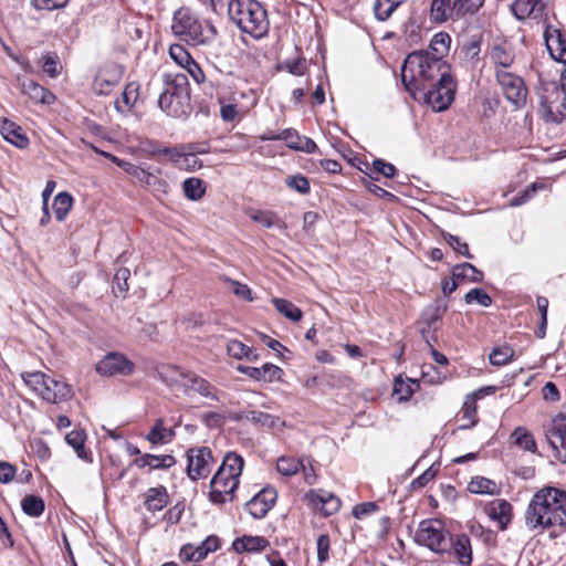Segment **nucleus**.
I'll return each instance as SVG.
<instances>
[{
  "label": "nucleus",
  "mask_w": 566,
  "mask_h": 566,
  "mask_svg": "<svg viewBox=\"0 0 566 566\" xmlns=\"http://www.w3.org/2000/svg\"><path fill=\"white\" fill-rule=\"evenodd\" d=\"M525 524L531 531L537 528L566 530V491L544 488L537 491L525 511Z\"/></svg>",
  "instance_id": "obj_1"
},
{
  "label": "nucleus",
  "mask_w": 566,
  "mask_h": 566,
  "mask_svg": "<svg viewBox=\"0 0 566 566\" xmlns=\"http://www.w3.org/2000/svg\"><path fill=\"white\" fill-rule=\"evenodd\" d=\"M450 75V65L431 51H413L407 55L401 66V81L406 90L415 94L428 88L440 77Z\"/></svg>",
  "instance_id": "obj_2"
},
{
  "label": "nucleus",
  "mask_w": 566,
  "mask_h": 566,
  "mask_svg": "<svg viewBox=\"0 0 566 566\" xmlns=\"http://www.w3.org/2000/svg\"><path fill=\"white\" fill-rule=\"evenodd\" d=\"M228 14L242 32L255 39L263 38L269 31L266 10L256 0H230Z\"/></svg>",
  "instance_id": "obj_3"
},
{
  "label": "nucleus",
  "mask_w": 566,
  "mask_h": 566,
  "mask_svg": "<svg viewBox=\"0 0 566 566\" xmlns=\"http://www.w3.org/2000/svg\"><path fill=\"white\" fill-rule=\"evenodd\" d=\"M244 460L234 452H228L218 471L210 482V501L214 504H223L232 501L234 491L239 485Z\"/></svg>",
  "instance_id": "obj_4"
},
{
  "label": "nucleus",
  "mask_w": 566,
  "mask_h": 566,
  "mask_svg": "<svg viewBox=\"0 0 566 566\" xmlns=\"http://www.w3.org/2000/svg\"><path fill=\"white\" fill-rule=\"evenodd\" d=\"M165 90L159 96V107L171 117H186L191 112L188 78L184 74L164 75Z\"/></svg>",
  "instance_id": "obj_5"
},
{
  "label": "nucleus",
  "mask_w": 566,
  "mask_h": 566,
  "mask_svg": "<svg viewBox=\"0 0 566 566\" xmlns=\"http://www.w3.org/2000/svg\"><path fill=\"white\" fill-rule=\"evenodd\" d=\"M171 30L180 40L192 45L210 43L217 36L213 24L202 23L188 8H180L174 14Z\"/></svg>",
  "instance_id": "obj_6"
},
{
  "label": "nucleus",
  "mask_w": 566,
  "mask_h": 566,
  "mask_svg": "<svg viewBox=\"0 0 566 566\" xmlns=\"http://www.w3.org/2000/svg\"><path fill=\"white\" fill-rule=\"evenodd\" d=\"M21 378L31 390L49 403H60L73 397L71 385L42 371H24Z\"/></svg>",
  "instance_id": "obj_7"
},
{
  "label": "nucleus",
  "mask_w": 566,
  "mask_h": 566,
  "mask_svg": "<svg viewBox=\"0 0 566 566\" xmlns=\"http://www.w3.org/2000/svg\"><path fill=\"white\" fill-rule=\"evenodd\" d=\"M538 115L545 123L559 124L566 119V93L557 82L543 84L539 93Z\"/></svg>",
  "instance_id": "obj_8"
},
{
  "label": "nucleus",
  "mask_w": 566,
  "mask_h": 566,
  "mask_svg": "<svg viewBox=\"0 0 566 566\" xmlns=\"http://www.w3.org/2000/svg\"><path fill=\"white\" fill-rule=\"evenodd\" d=\"M483 3L484 0H432L430 18L437 23L458 21L476 13Z\"/></svg>",
  "instance_id": "obj_9"
},
{
  "label": "nucleus",
  "mask_w": 566,
  "mask_h": 566,
  "mask_svg": "<svg viewBox=\"0 0 566 566\" xmlns=\"http://www.w3.org/2000/svg\"><path fill=\"white\" fill-rule=\"evenodd\" d=\"M415 541L437 554L446 553L452 546L448 532L439 520L421 521L415 534Z\"/></svg>",
  "instance_id": "obj_10"
},
{
  "label": "nucleus",
  "mask_w": 566,
  "mask_h": 566,
  "mask_svg": "<svg viewBox=\"0 0 566 566\" xmlns=\"http://www.w3.org/2000/svg\"><path fill=\"white\" fill-rule=\"evenodd\" d=\"M423 93L424 102L436 112L446 111L454 99L455 83L451 75L440 77V81L431 83Z\"/></svg>",
  "instance_id": "obj_11"
},
{
  "label": "nucleus",
  "mask_w": 566,
  "mask_h": 566,
  "mask_svg": "<svg viewBox=\"0 0 566 566\" xmlns=\"http://www.w3.org/2000/svg\"><path fill=\"white\" fill-rule=\"evenodd\" d=\"M495 78L505 98L515 107L521 108L526 104L527 87L522 76L514 70L496 72Z\"/></svg>",
  "instance_id": "obj_12"
},
{
  "label": "nucleus",
  "mask_w": 566,
  "mask_h": 566,
  "mask_svg": "<svg viewBox=\"0 0 566 566\" xmlns=\"http://www.w3.org/2000/svg\"><path fill=\"white\" fill-rule=\"evenodd\" d=\"M134 369V363L117 352L107 353L95 366L96 373L104 377L129 376Z\"/></svg>",
  "instance_id": "obj_13"
},
{
  "label": "nucleus",
  "mask_w": 566,
  "mask_h": 566,
  "mask_svg": "<svg viewBox=\"0 0 566 566\" xmlns=\"http://www.w3.org/2000/svg\"><path fill=\"white\" fill-rule=\"evenodd\" d=\"M212 453L209 448L191 449L188 452L187 473L191 480L206 478L210 472Z\"/></svg>",
  "instance_id": "obj_14"
},
{
  "label": "nucleus",
  "mask_w": 566,
  "mask_h": 566,
  "mask_svg": "<svg viewBox=\"0 0 566 566\" xmlns=\"http://www.w3.org/2000/svg\"><path fill=\"white\" fill-rule=\"evenodd\" d=\"M122 70L115 63L105 64L94 78L93 88L98 95H107L119 83Z\"/></svg>",
  "instance_id": "obj_15"
},
{
  "label": "nucleus",
  "mask_w": 566,
  "mask_h": 566,
  "mask_svg": "<svg viewBox=\"0 0 566 566\" xmlns=\"http://www.w3.org/2000/svg\"><path fill=\"white\" fill-rule=\"evenodd\" d=\"M489 57L494 66V74L496 72H509L514 70L515 53L512 46L506 43L492 45L489 52Z\"/></svg>",
  "instance_id": "obj_16"
},
{
  "label": "nucleus",
  "mask_w": 566,
  "mask_h": 566,
  "mask_svg": "<svg viewBox=\"0 0 566 566\" xmlns=\"http://www.w3.org/2000/svg\"><path fill=\"white\" fill-rule=\"evenodd\" d=\"M277 497L274 489H263L245 503L248 512L254 518H263L271 510Z\"/></svg>",
  "instance_id": "obj_17"
},
{
  "label": "nucleus",
  "mask_w": 566,
  "mask_h": 566,
  "mask_svg": "<svg viewBox=\"0 0 566 566\" xmlns=\"http://www.w3.org/2000/svg\"><path fill=\"white\" fill-rule=\"evenodd\" d=\"M181 389L186 395H190V392H197L201 397L211 399L213 401H218L219 399L216 394V388L208 380L192 371L187 373Z\"/></svg>",
  "instance_id": "obj_18"
},
{
  "label": "nucleus",
  "mask_w": 566,
  "mask_h": 566,
  "mask_svg": "<svg viewBox=\"0 0 566 566\" xmlns=\"http://www.w3.org/2000/svg\"><path fill=\"white\" fill-rule=\"evenodd\" d=\"M231 419L234 421L248 420L252 422L255 427L263 429H273L279 424L284 423L283 421H281L280 417L259 410L238 411L231 416Z\"/></svg>",
  "instance_id": "obj_19"
},
{
  "label": "nucleus",
  "mask_w": 566,
  "mask_h": 566,
  "mask_svg": "<svg viewBox=\"0 0 566 566\" xmlns=\"http://www.w3.org/2000/svg\"><path fill=\"white\" fill-rule=\"evenodd\" d=\"M514 17L523 21L525 19L541 20L544 17L545 4L542 0H515L511 4Z\"/></svg>",
  "instance_id": "obj_20"
},
{
  "label": "nucleus",
  "mask_w": 566,
  "mask_h": 566,
  "mask_svg": "<svg viewBox=\"0 0 566 566\" xmlns=\"http://www.w3.org/2000/svg\"><path fill=\"white\" fill-rule=\"evenodd\" d=\"M544 39L552 57L566 64V36L562 31L546 28Z\"/></svg>",
  "instance_id": "obj_21"
},
{
  "label": "nucleus",
  "mask_w": 566,
  "mask_h": 566,
  "mask_svg": "<svg viewBox=\"0 0 566 566\" xmlns=\"http://www.w3.org/2000/svg\"><path fill=\"white\" fill-rule=\"evenodd\" d=\"M238 370L249 378L258 380L272 382L281 378L283 370L273 364L266 363L262 367H251V366H238Z\"/></svg>",
  "instance_id": "obj_22"
},
{
  "label": "nucleus",
  "mask_w": 566,
  "mask_h": 566,
  "mask_svg": "<svg viewBox=\"0 0 566 566\" xmlns=\"http://www.w3.org/2000/svg\"><path fill=\"white\" fill-rule=\"evenodd\" d=\"M546 437L554 449L557 450L560 448L564 450V461L566 462V413L558 415L553 419Z\"/></svg>",
  "instance_id": "obj_23"
},
{
  "label": "nucleus",
  "mask_w": 566,
  "mask_h": 566,
  "mask_svg": "<svg viewBox=\"0 0 566 566\" xmlns=\"http://www.w3.org/2000/svg\"><path fill=\"white\" fill-rule=\"evenodd\" d=\"M488 515L492 521L499 523L501 530H505L512 520L513 507L510 502L504 499L493 500L488 509Z\"/></svg>",
  "instance_id": "obj_24"
},
{
  "label": "nucleus",
  "mask_w": 566,
  "mask_h": 566,
  "mask_svg": "<svg viewBox=\"0 0 566 566\" xmlns=\"http://www.w3.org/2000/svg\"><path fill=\"white\" fill-rule=\"evenodd\" d=\"M0 133L7 142L20 149L29 145V138L23 134L22 128L8 118L0 119Z\"/></svg>",
  "instance_id": "obj_25"
},
{
  "label": "nucleus",
  "mask_w": 566,
  "mask_h": 566,
  "mask_svg": "<svg viewBox=\"0 0 566 566\" xmlns=\"http://www.w3.org/2000/svg\"><path fill=\"white\" fill-rule=\"evenodd\" d=\"M144 496V505L151 513L161 511L169 503V494L164 485L148 489Z\"/></svg>",
  "instance_id": "obj_26"
},
{
  "label": "nucleus",
  "mask_w": 566,
  "mask_h": 566,
  "mask_svg": "<svg viewBox=\"0 0 566 566\" xmlns=\"http://www.w3.org/2000/svg\"><path fill=\"white\" fill-rule=\"evenodd\" d=\"M159 170L157 172L149 171L145 168L140 170V172L137 176V180L142 184H145L148 186V188L156 195H167L169 192L170 186L159 176Z\"/></svg>",
  "instance_id": "obj_27"
},
{
  "label": "nucleus",
  "mask_w": 566,
  "mask_h": 566,
  "mask_svg": "<svg viewBox=\"0 0 566 566\" xmlns=\"http://www.w3.org/2000/svg\"><path fill=\"white\" fill-rule=\"evenodd\" d=\"M269 545V541L262 536L244 535L233 541L232 548L237 553H258L264 551Z\"/></svg>",
  "instance_id": "obj_28"
},
{
  "label": "nucleus",
  "mask_w": 566,
  "mask_h": 566,
  "mask_svg": "<svg viewBox=\"0 0 566 566\" xmlns=\"http://www.w3.org/2000/svg\"><path fill=\"white\" fill-rule=\"evenodd\" d=\"M187 370L175 365H161L158 368L160 379L170 387L181 388L187 375Z\"/></svg>",
  "instance_id": "obj_29"
},
{
  "label": "nucleus",
  "mask_w": 566,
  "mask_h": 566,
  "mask_svg": "<svg viewBox=\"0 0 566 566\" xmlns=\"http://www.w3.org/2000/svg\"><path fill=\"white\" fill-rule=\"evenodd\" d=\"M448 310V304L441 300H437L433 305L428 306L422 313L419 324L433 327V332L438 329V323Z\"/></svg>",
  "instance_id": "obj_30"
},
{
  "label": "nucleus",
  "mask_w": 566,
  "mask_h": 566,
  "mask_svg": "<svg viewBox=\"0 0 566 566\" xmlns=\"http://www.w3.org/2000/svg\"><path fill=\"white\" fill-rule=\"evenodd\" d=\"M481 390L472 395H468L461 409V419L465 420L460 424V429H470L476 423V399L481 397Z\"/></svg>",
  "instance_id": "obj_31"
},
{
  "label": "nucleus",
  "mask_w": 566,
  "mask_h": 566,
  "mask_svg": "<svg viewBox=\"0 0 566 566\" xmlns=\"http://www.w3.org/2000/svg\"><path fill=\"white\" fill-rule=\"evenodd\" d=\"M451 274L459 282L468 280L469 282L472 283H481L483 281L482 271H480L473 264L468 262L454 265L452 268Z\"/></svg>",
  "instance_id": "obj_32"
},
{
  "label": "nucleus",
  "mask_w": 566,
  "mask_h": 566,
  "mask_svg": "<svg viewBox=\"0 0 566 566\" xmlns=\"http://www.w3.org/2000/svg\"><path fill=\"white\" fill-rule=\"evenodd\" d=\"M175 430L164 427V420L157 419L154 427L146 436L147 441L151 444H163L171 441L175 438Z\"/></svg>",
  "instance_id": "obj_33"
},
{
  "label": "nucleus",
  "mask_w": 566,
  "mask_h": 566,
  "mask_svg": "<svg viewBox=\"0 0 566 566\" xmlns=\"http://www.w3.org/2000/svg\"><path fill=\"white\" fill-rule=\"evenodd\" d=\"M454 553L459 559L461 566H470L472 562V549L470 538L462 534L457 537L453 544Z\"/></svg>",
  "instance_id": "obj_34"
},
{
  "label": "nucleus",
  "mask_w": 566,
  "mask_h": 566,
  "mask_svg": "<svg viewBox=\"0 0 566 566\" xmlns=\"http://www.w3.org/2000/svg\"><path fill=\"white\" fill-rule=\"evenodd\" d=\"M21 509L30 517H39L43 514L45 504L41 496L29 494L21 501Z\"/></svg>",
  "instance_id": "obj_35"
},
{
  "label": "nucleus",
  "mask_w": 566,
  "mask_h": 566,
  "mask_svg": "<svg viewBox=\"0 0 566 566\" xmlns=\"http://www.w3.org/2000/svg\"><path fill=\"white\" fill-rule=\"evenodd\" d=\"M417 388H419L417 380L410 378L403 380L401 377H398L394 382V395L398 397L399 401H407Z\"/></svg>",
  "instance_id": "obj_36"
},
{
  "label": "nucleus",
  "mask_w": 566,
  "mask_h": 566,
  "mask_svg": "<svg viewBox=\"0 0 566 566\" xmlns=\"http://www.w3.org/2000/svg\"><path fill=\"white\" fill-rule=\"evenodd\" d=\"M182 189L187 199L197 201L203 197L206 184L200 178L191 177L182 182Z\"/></svg>",
  "instance_id": "obj_37"
},
{
  "label": "nucleus",
  "mask_w": 566,
  "mask_h": 566,
  "mask_svg": "<svg viewBox=\"0 0 566 566\" xmlns=\"http://www.w3.org/2000/svg\"><path fill=\"white\" fill-rule=\"evenodd\" d=\"M468 490L474 494H491V495H493V494L499 493L497 484L493 480H490L484 476L473 478L468 485Z\"/></svg>",
  "instance_id": "obj_38"
},
{
  "label": "nucleus",
  "mask_w": 566,
  "mask_h": 566,
  "mask_svg": "<svg viewBox=\"0 0 566 566\" xmlns=\"http://www.w3.org/2000/svg\"><path fill=\"white\" fill-rule=\"evenodd\" d=\"M272 303L279 313L292 322H298L303 316L302 311L285 298L275 297L272 300Z\"/></svg>",
  "instance_id": "obj_39"
},
{
  "label": "nucleus",
  "mask_w": 566,
  "mask_h": 566,
  "mask_svg": "<svg viewBox=\"0 0 566 566\" xmlns=\"http://www.w3.org/2000/svg\"><path fill=\"white\" fill-rule=\"evenodd\" d=\"M73 198L67 192H60L53 200V211L57 221H63L70 212Z\"/></svg>",
  "instance_id": "obj_40"
},
{
  "label": "nucleus",
  "mask_w": 566,
  "mask_h": 566,
  "mask_svg": "<svg viewBox=\"0 0 566 566\" xmlns=\"http://www.w3.org/2000/svg\"><path fill=\"white\" fill-rule=\"evenodd\" d=\"M138 96V85L136 83H129L126 85L123 94L122 99H117L115 102V108L119 113H125L128 111L135 103Z\"/></svg>",
  "instance_id": "obj_41"
},
{
  "label": "nucleus",
  "mask_w": 566,
  "mask_h": 566,
  "mask_svg": "<svg viewBox=\"0 0 566 566\" xmlns=\"http://www.w3.org/2000/svg\"><path fill=\"white\" fill-rule=\"evenodd\" d=\"M405 1L406 0H376L374 4L375 17L379 21H386Z\"/></svg>",
  "instance_id": "obj_42"
},
{
  "label": "nucleus",
  "mask_w": 566,
  "mask_h": 566,
  "mask_svg": "<svg viewBox=\"0 0 566 566\" xmlns=\"http://www.w3.org/2000/svg\"><path fill=\"white\" fill-rule=\"evenodd\" d=\"M512 438L514 439L515 444H517L521 449L530 452L536 451V442L534 437L525 428H516L512 433Z\"/></svg>",
  "instance_id": "obj_43"
},
{
  "label": "nucleus",
  "mask_w": 566,
  "mask_h": 566,
  "mask_svg": "<svg viewBox=\"0 0 566 566\" xmlns=\"http://www.w3.org/2000/svg\"><path fill=\"white\" fill-rule=\"evenodd\" d=\"M314 502L322 504V511L325 515H332L337 512L340 507V501L337 496L323 492L322 494H317Z\"/></svg>",
  "instance_id": "obj_44"
},
{
  "label": "nucleus",
  "mask_w": 566,
  "mask_h": 566,
  "mask_svg": "<svg viewBox=\"0 0 566 566\" xmlns=\"http://www.w3.org/2000/svg\"><path fill=\"white\" fill-rule=\"evenodd\" d=\"M91 147H92V149L95 153H97V154L104 156L105 158L112 160L114 164H116L118 167H120L124 171H126L128 175H130V176H133L135 178H137L138 174L143 169L142 167L136 166V165H134L132 163L125 161L123 159H119L118 157H116V156H114V155H112L109 153L102 151V150H99L97 147H95L93 145Z\"/></svg>",
  "instance_id": "obj_45"
},
{
  "label": "nucleus",
  "mask_w": 566,
  "mask_h": 566,
  "mask_svg": "<svg viewBox=\"0 0 566 566\" xmlns=\"http://www.w3.org/2000/svg\"><path fill=\"white\" fill-rule=\"evenodd\" d=\"M303 467L302 462L292 457H281L276 462V470L285 476L294 475Z\"/></svg>",
  "instance_id": "obj_46"
},
{
  "label": "nucleus",
  "mask_w": 566,
  "mask_h": 566,
  "mask_svg": "<svg viewBox=\"0 0 566 566\" xmlns=\"http://www.w3.org/2000/svg\"><path fill=\"white\" fill-rule=\"evenodd\" d=\"M251 218L262 224L265 228H273L277 227L280 229L285 228V224L283 221H281L273 212L270 211H256L253 214H251Z\"/></svg>",
  "instance_id": "obj_47"
},
{
  "label": "nucleus",
  "mask_w": 566,
  "mask_h": 566,
  "mask_svg": "<svg viewBox=\"0 0 566 566\" xmlns=\"http://www.w3.org/2000/svg\"><path fill=\"white\" fill-rule=\"evenodd\" d=\"M301 135L294 128H286L282 130L280 134L271 135L263 137L266 140H283L286 146L291 149H294V146L300 144Z\"/></svg>",
  "instance_id": "obj_48"
},
{
  "label": "nucleus",
  "mask_w": 566,
  "mask_h": 566,
  "mask_svg": "<svg viewBox=\"0 0 566 566\" xmlns=\"http://www.w3.org/2000/svg\"><path fill=\"white\" fill-rule=\"evenodd\" d=\"M227 352L235 359H251L252 349L238 339H231L228 342Z\"/></svg>",
  "instance_id": "obj_49"
},
{
  "label": "nucleus",
  "mask_w": 566,
  "mask_h": 566,
  "mask_svg": "<svg viewBox=\"0 0 566 566\" xmlns=\"http://www.w3.org/2000/svg\"><path fill=\"white\" fill-rule=\"evenodd\" d=\"M86 436L82 430H73L65 436V441L69 446H71L77 453L80 458H85L84 452V442Z\"/></svg>",
  "instance_id": "obj_50"
},
{
  "label": "nucleus",
  "mask_w": 566,
  "mask_h": 566,
  "mask_svg": "<svg viewBox=\"0 0 566 566\" xmlns=\"http://www.w3.org/2000/svg\"><path fill=\"white\" fill-rule=\"evenodd\" d=\"M514 355V349L511 346H502L494 348L490 354V363L494 366H502L507 364Z\"/></svg>",
  "instance_id": "obj_51"
},
{
  "label": "nucleus",
  "mask_w": 566,
  "mask_h": 566,
  "mask_svg": "<svg viewBox=\"0 0 566 566\" xmlns=\"http://www.w3.org/2000/svg\"><path fill=\"white\" fill-rule=\"evenodd\" d=\"M450 41L451 39L449 34L442 32L437 33L432 38L428 51H431L436 55L441 56L443 59V53L448 51Z\"/></svg>",
  "instance_id": "obj_52"
},
{
  "label": "nucleus",
  "mask_w": 566,
  "mask_h": 566,
  "mask_svg": "<svg viewBox=\"0 0 566 566\" xmlns=\"http://www.w3.org/2000/svg\"><path fill=\"white\" fill-rule=\"evenodd\" d=\"M169 55L182 69L188 67L193 61L188 51L180 44H172L169 49Z\"/></svg>",
  "instance_id": "obj_53"
},
{
  "label": "nucleus",
  "mask_w": 566,
  "mask_h": 566,
  "mask_svg": "<svg viewBox=\"0 0 566 566\" xmlns=\"http://www.w3.org/2000/svg\"><path fill=\"white\" fill-rule=\"evenodd\" d=\"M464 301L467 304H472L476 302L478 304L489 307L492 305V297L482 289L475 287L470 290L464 295Z\"/></svg>",
  "instance_id": "obj_54"
},
{
  "label": "nucleus",
  "mask_w": 566,
  "mask_h": 566,
  "mask_svg": "<svg viewBox=\"0 0 566 566\" xmlns=\"http://www.w3.org/2000/svg\"><path fill=\"white\" fill-rule=\"evenodd\" d=\"M442 238L447 241V243L459 254L472 259L473 255L470 253L468 243L463 242L459 237L453 235L449 232H442Z\"/></svg>",
  "instance_id": "obj_55"
},
{
  "label": "nucleus",
  "mask_w": 566,
  "mask_h": 566,
  "mask_svg": "<svg viewBox=\"0 0 566 566\" xmlns=\"http://www.w3.org/2000/svg\"><path fill=\"white\" fill-rule=\"evenodd\" d=\"M130 277V271L127 268H120L116 271L113 280L114 291L126 293L129 289L128 280Z\"/></svg>",
  "instance_id": "obj_56"
},
{
  "label": "nucleus",
  "mask_w": 566,
  "mask_h": 566,
  "mask_svg": "<svg viewBox=\"0 0 566 566\" xmlns=\"http://www.w3.org/2000/svg\"><path fill=\"white\" fill-rule=\"evenodd\" d=\"M317 562L322 565L329 559L331 539L327 534H321L316 541Z\"/></svg>",
  "instance_id": "obj_57"
},
{
  "label": "nucleus",
  "mask_w": 566,
  "mask_h": 566,
  "mask_svg": "<svg viewBox=\"0 0 566 566\" xmlns=\"http://www.w3.org/2000/svg\"><path fill=\"white\" fill-rule=\"evenodd\" d=\"M286 185L302 195L308 193L311 189L308 179L302 175L289 177Z\"/></svg>",
  "instance_id": "obj_58"
},
{
  "label": "nucleus",
  "mask_w": 566,
  "mask_h": 566,
  "mask_svg": "<svg viewBox=\"0 0 566 566\" xmlns=\"http://www.w3.org/2000/svg\"><path fill=\"white\" fill-rule=\"evenodd\" d=\"M149 462H151V469L154 470H157V469H169L171 468L172 465L176 464V460L172 455L170 454H164V455H155V454H150V460Z\"/></svg>",
  "instance_id": "obj_59"
},
{
  "label": "nucleus",
  "mask_w": 566,
  "mask_h": 566,
  "mask_svg": "<svg viewBox=\"0 0 566 566\" xmlns=\"http://www.w3.org/2000/svg\"><path fill=\"white\" fill-rule=\"evenodd\" d=\"M373 167L377 174L382 175L387 178H392L396 174V167L392 164L387 163L382 159H375L373 161Z\"/></svg>",
  "instance_id": "obj_60"
},
{
  "label": "nucleus",
  "mask_w": 566,
  "mask_h": 566,
  "mask_svg": "<svg viewBox=\"0 0 566 566\" xmlns=\"http://www.w3.org/2000/svg\"><path fill=\"white\" fill-rule=\"evenodd\" d=\"M69 0H32V4L38 10H54L63 8Z\"/></svg>",
  "instance_id": "obj_61"
},
{
  "label": "nucleus",
  "mask_w": 566,
  "mask_h": 566,
  "mask_svg": "<svg viewBox=\"0 0 566 566\" xmlns=\"http://www.w3.org/2000/svg\"><path fill=\"white\" fill-rule=\"evenodd\" d=\"M228 282L232 285L233 293L245 301H252V292L247 284H242L238 281L228 279Z\"/></svg>",
  "instance_id": "obj_62"
},
{
  "label": "nucleus",
  "mask_w": 566,
  "mask_h": 566,
  "mask_svg": "<svg viewBox=\"0 0 566 566\" xmlns=\"http://www.w3.org/2000/svg\"><path fill=\"white\" fill-rule=\"evenodd\" d=\"M543 398L546 401L555 402L560 399V394L557 386L553 381H548L542 389Z\"/></svg>",
  "instance_id": "obj_63"
},
{
  "label": "nucleus",
  "mask_w": 566,
  "mask_h": 566,
  "mask_svg": "<svg viewBox=\"0 0 566 566\" xmlns=\"http://www.w3.org/2000/svg\"><path fill=\"white\" fill-rule=\"evenodd\" d=\"M17 469L9 462H0V482L9 483L13 480Z\"/></svg>",
  "instance_id": "obj_64"
}]
</instances>
